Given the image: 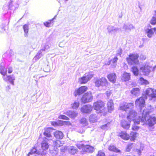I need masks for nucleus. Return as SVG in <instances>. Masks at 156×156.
I'll return each instance as SVG.
<instances>
[{"label": "nucleus", "mask_w": 156, "mask_h": 156, "mask_svg": "<svg viewBox=\"0 0 156 156\" xmlns=\"http://www.w3.org/2000/svg\"><path fill=\"white\" fill-rule=\"evenodd\" d=\"M134 105L133 103L127 104L126 102H122L120 105V108L121 110L125 111L126 112H129L127 116V119L129 121L133 120L135 124L139 123L141 120L143 122L147 124L149 126H153L156 123V118L154 117H152L149 116V113L152 110L153 108L151 105L147 106V108L145 107L141 115L138 116L139 119H136V113L133 109Z\"/></svg>", "instance_id": "obj_1"}, {"label": "nucleus", "mask_w": 156, "mask_h": 156, "mask_svg": "<svg viewBox=\"0 0 156 156\" xmlns=\"http://www.w3.org/2000/svg\"><path fill=\"white\" fill-rule=\"evenodd\" d=\"M139 56L138 54L134 53L130 54L129 57L126 58V60L129 65H130L138 64L139 61L138 58Z\"/></svg>", "instance_id": "obj_2"}, {"label": "nucleus", "mask_w": 156, "mask_h": 156, "mask_svg": "<svg viewBox=\"0 0 156 156\" xmlns=\"http://www.w3.org/2000/svg\"><path fill=\"white\" fill-rule=\"evenodd\" d=\"M143 96L145 99H147V96L152 98L156 97V90H153L152 88H148L144 92Z\"/></svg>", "instance_id": "obj_3"}, {"label": "nucleus", "mask_w": 156, "mask_h": 156, "mask_svg": "<svg viewBox=\"0 0 156 156\" xmlns=\"http://www.w3.org/2000/svg\"><path fill=\"white\" fill-rule=\"evenodd\" d=\"M104 103L101 101H99L95 102L94 104V109L97 111V112L102 113L104 109Z\"/></svg>", "instance_id": "obj_4"}, {"label": "nucleus", "mask_w": 156, "mask_h": 156, "mask_svg": "<svg viewBox=\"0 0 156 156\" xmlns=\"http://www.w3.org/2000/svg\"><path fill=\"white\" fill-rule=\"evenodd\" d=\"M93 99V96L91 93L90 92L85 93L81 98V101L83 103H86L90 102Z\"/></svg>", "instance_id": "obj_5"}, {"label": "nucleus", "mask_w": 156, "mask_h": 156, "mask_svg": "<svg viewBox=\"0 0 156 156\" xmlns=\"http://www.w3.org/2000/svg\"><path fill=\"white\" fill-rule=\"evenodd\" d=\"M93 77V75L89 73H86L83 76L79 79V82L81 84H85L90 80Z\"/></svg>", "instance_id": "obj_6"}, {"label": "nucleus", "mask_w": 156, "mask_h": 156, "mask_svg": "<svg viewBox=\"0 0 156 156\" xmlns=\"http://www.w3.org/2000/svg\"><path fill=\"white\" fill-rule=\"evenodd\" d=\"M145 98L144 96L138 98L135 101V104L136 106H138L141 108L140 113L142 112V107H143L145 105Z\"/></svg>", "instance_id": "obj_7"}, {"label": "nucleus", "mask_w": 156, "mask_h": 156, "mask_svg": "<svg viewBox=\"0 0 156 156\" xmlns=\"http://www.w3.org/2000/svg\"><path fill=\"white\" fill-rule=\"evenodd\" d=\"M81 146H78V147L80 148H83V150L84 152L88 153H91L94 151V148L91 146L88 145H85L83 143H82L81 144Z\"/></svg>", "instance_id": "obj_8"}, {"label": "nucleus", "mask_w": 156, "mask_h": 156, "mask_svg": "<svg viewBox=\"0 0 156 156\" xmlns=\"http://www.w3.org/2000/svg\"><path fill=\"white\" fill-rule=\"evenodd\" d=\"M108 33L112 35H115L117 32L119 30V28L112 25H109L107 28Z\"/></svg>", "instance_id": "obj_9"}, {"label": "nucleus", "mask_w": 156, "mask_h": 156, "mask_svg": "<svg viewBox=\"0 0 156 156\" xmlns=\"http://www.w3.org/2000/svg\"><path fill=\"white\" fill-rule=\"evenodd\" d=\"M152 68L151 67L147 65L142 66L140 68V70L145 75H149Z\"/></svg>", "instance_id": "obj_10"}, {"label": "nucleus", "mask_w": 156, "mask_h": 156, "mask_svg": "<svg viewBox=\"0 0 156 156\" xmlns=\"http://www.w3.org/2000/svg\"><path fill=\"white\" fill-rule=\"evenodd\" d=\"M87 89V88L86 86H82L79 88L78 90L75 91L74 94L75 96L77 95H80L83 93Z\"/></svg>", "instance_id": "obj_11"}, {"label": "nucleus", "mask_w": 156, "mask_h": 156, "mask_svg": "<svg viewBox=\"0 0 156 156\" xmlns=\"http://www.w3.org/2000/svg\"><path fill=\"white\" fill-rule=\"evenodd\" d=\"M92 109L91 105H87L84 106L81 108V111L83 113H89L92 111Z\"/></svg>", "instance_id": "obj_12"}, {"label": "nucleus", "mask_w": 156, "mask_h": 156, "mask_svg": "<svg viewBox=\"0 0 156 156\" xmlns=\"http://www.w3.org/2000/svg\"><path fill=\"white\" fill-rule=\"evenodd\" d=\"M48 139L45 137L44 139L43 140L41 143V146L42 149L44 150H46L48 148L49 146L48 143Z\"/></svg>", "instance_id": "obj_13"}, {"label": "nucleus", "mask_w": 156, "mask_h": 156, "mask_svg": "<svg viewBox=\"0 0 156 156\" xmlns=\"http://www.w3.org/2000/svg\"><path fill=\"white\" fill-rule=\"evenodd\" d=\"M107 78L111 82L114 83L115 82L116 76V74L114 73H110L107 76Z\"/></svg>", "instance_id": "obj_14"}, {"label": "nucleus", "mask_w": 156, "mask_h": 156, "mask_svg": "<svg viewBox=\"0 0 156 156\" xmlns=\"http://www.w3.org/2000/svg\"><path fill=\"white\" fill-rule=\"evenodd\" d=\"M146 32L147 34L148 37L151 38L154 32L156 34V28H148L146 30Z\"/></svg>", "instance_id": "obj_15"}, {"label": "nucleus", "mask_w": 156, "mask_h": 156, "mask_svg": "<svg viewBox=\"0 0 156 156\" xmlns=\"http://www.w3.org/2000/svg\"><path fill=\"white\" fill-rule=\"evenodd\" d=\"M4 79L5 81L8 80L9 82L12 85H14V80H15V77L13 75L7 76L6 77L4 76Z\"/></svg>", "instance_id": "obj_16"}, {"label": "nucleus", "mask_w": 156, "mask_h": 156, "mask_svg": "<svg viewBox=\"0 0 156 156\" xmlns=\"http://www.w3.org/2000/svg\"><path fill=\"white\" fill-rule=\"evenodd\" d=\"M51 129L49 128L45 129L44 133V135L46 137L48 138V140H51L52 136L51 135Z\"/></svg>", "instance_id": "obj_17"}, {"label": "nucleus", "mask_w": 156, "mask_h": 156, "mask_svg": "<svg viewBox=\"0 0 156 156\" xmlns=\"http://www.w3.org/2000/svg\"><path fill=\"white\" fill-rule=\"evenodd\" d=\"M123 28L126 32H129L132 29L135 28V27L132 24L128 23L124 24Z\"/></svg>", "instance_id": "obj_18"}, {"label": "nucleus", "mask_w": 156, "mask_h": 156, "mask_svg": "<svg viewBox=\"0 0 156 156\" xmlns=\"http://www.w3.org/2000/svg\"><path fill=\"white\" fill-rule=\"evenodd\" d=\"M71 118H73L77 115V113L74 111H69L64 113Z\"/></svg>", "instance_id": "obj_19"}, {"label": "nucleus", "mask_w": 156, "mask_h": 156, "mask_svg": "<svg viewBox=\"0 0 156 156\" xmlns=\"http://www.w3.org/2000/svg\"><path fill=\"white\" fill-rule=\"evenodd\" d=\"M107 105L109 112H111L114 109V104L112 100H110L107 103Z\"/></svg>", "instance_id": "obj_20"}, {"label": "nucleus", "mask_w": 156, "mask_h": 156, "mask_svg": "<svg viewBox=\"0 0 156 156\" xmlns=\"http://www.w3.org/2000/svg\"><path fill=\"white\" fill-rule=\"evenodd\" d=\"M121 125L125 129H128L130 126V123L129 122L124 120L121 121Z\"/></svg>", "instance_id": "obj_21"}, {"label": "nucleus", "mask_w": 156, "mask_h": 156, "mask_svg": "<svg viewBox=\"0 0 156 156\" xmlns=\"http://www.w3.org/2000/svg\"><path fill=\"white\" fill-rule=\"evenodd\" d=\"M131 92L133 96H138L140 93V89L138 88H134L131 90Z\"/></svg>", "instance_id": "obj_22"}, {"label": "nucleus", "mask_w": 156, "mask_h": 156, "mask_svg": "<svg viewBox=\"0 0 156 156\" xmlns=\"http://www.w3.org/2000/svg\"><path fill=\"white\" fill-rule=\"evenodd\" d=\"M68 152L72 154L76 153L78 151L77 148L73 146H70L68 148Z\"/></svg>", "instance_id": "obj_23"}, {"label": "nucleus", "mask_w": 156, "mask_h": 156, "mask_svg": "<svg viewBox=\"0 0 156 156\" xmlns=\"http://www.w3.org/2000/svg\"><path fill=\"white\" fill-rule=\"evenodd\" d=\"M54 135L57 139H62L63 137V134L60 131H55L54 133Z\"/></svg>", "instance_id": "obj_24"}, {"label": "nucleus", "mask_w": 156, "mask_h": 156, "mask_svg": "<svg viewBox=\"0 0 156 156\" xmlns=\"http://www.w3.org/2000/svg\"><path fill=\"white\" fill-rule=\"evenodd\" d=\"M130 75L129 73L125 72L123 74L122 79L125 81H129L130 79Z\"/></svg>", "instance_id": "obj_25"}, {"label": "nucleus", "mask_w": 156, "mask_h": 156, "mask_svg": "<svg viewBox=\"0 0 156 156\" xmlns=\"http://www.w3.org/2000/svg\"><path fill=\"white\" fill-rule=\"evenodd\" d=\"M42 50H40L36 56L34 57L33 58L34 60H36L40 58L41 56L45 54V52L42 51Z\"/></svg>", "instance_id": "obj_26"}, {"label": "nucleus", "mask_w": 156, "mask_h": 156, "mask_svg": "<svg viewBox=\"0 0 156 156\" xmlns=\"http://www.w3.org/2000/svg\"><path fill=\"white\" fill-rule=\"evenodd\" d=\"M119 136L124 140H127L129 138V136L126 132H122L119 134Z\"/></svg>", "instance_id": "obj_27"}, {"label": "nucleus", "mask_w": 156, "mask_h": 156, "mask_svg": "<svg viewBox=\"0 0 156 156\" xmlns=\"http://www.w3.org/2000/svg\"><path fill=\"white\" fill-rule=\"evenodd\" d=\"M98 119L97 115L96 114H92L90 115L89 120L90 122H94L97 121Z\"/></svg>", "instance_id": "obj_28"}, {"label": "nucleus", "mask_w": 156, "mask_h": 156, "mask_svg": "<svg viewBox=\"0 0 156 156\" xmlns=\"http://www.w3.org/2000/svg\"><path fill=\"white\" fill-rule=\"evenodd\" d=\"M23 28L24 32V36L26 37L28 36V33L29 26L28 24H26L23 26Z\"/></svg>", "instance_id": "obj_29"}, {"label": "nucleus", "mask_w": 156, "mask_h": 156, "mask_svg": "<svg viewBox=\"0 0 156 156\" xmlns=\"http://www.w3.org/2000/svg\"><path fill=\"white\" fill-rule=\"evenodd\" d=\"M101 82V86L105 87V88H106L108 85V82L107 79L104 77H102L100 79Z\"/></svg>", "instance_id": "obj_30"}, {"label": "nucleus", "mask_w": 156, "mask_h": 156, "mask_svg": "<svg viewBox=\"0 0 156 156\" xmlns=\"http://www.w3.org/2000/svg\"><path fill=\"white\" fill-rule=\"evenodd\" d=\"M109 150L116 153H120V151L113 145H111L108 148Z\"/></svg>", "instance_id": "obj_31"}, {"label": "nucleus", "mask_w": 156, "mask_h": 156, "mask_svg": "<svg viewBox=\"0 0 156 156\" xmlns=\"http://www.w3.org/2000/svg\"><path fill=\"white\" fill-rule=\"evenodd\" d=\"M132 71L134 75L136 76H137L139 74V69L136 66H133L131 68Z\"/></svg>", "instance_id": "obj_32"}, {"label": "nucleus", "mask_w": 156, "mask_h": 156, "mask_svg": "<svg viewBox=\"0 0 156 156\" xmlns=\"http://www.w3.org/2000/svg\"><path fill=\"white\" fill-rule=\"evenodd\" d=\"M51 141L53 142L54 147H56V148H57V147H59L62 145V144L61 143V141L59 140H56L55 142H54L52 140Z\"/></svg>", "instance_id": "obj_33"}, {"label": "nucleus", "mask_w": 156, "mask_h": 156, "mask_svg": "<svg viewBox=\"0 0 156 156\" xmlns=\"http://www.w3.org/2000/svg\"><path fill=\"white\" fill-rule=\"evenodd\" d=\"M118 58L117 56L115 57L112 60H111V64L113 67H115L116 65V62L118 60Z\"/></svg>", "instance_id": "obj_34"}, {"label": "nucleus", "mask_w": 156, "mask_h": 156, "mask_svg": "<svg viewBox=\"0 0 156 156\" xmlns=\"http://www.w3.org/2000/svg\"><path fill=\"white\" fill-rule=\"evenodd\" d=\"M137 133H136L132 132L130 133V140H131L133 141L136 137H137Z\"/></svg>", "instance_id": "obj_35"}, {"label": "nucleus", "mask_w": 156, "mask_h": 156, "mask_svg": "<svg viewBox=\"0 0 156 156\" xmlns=\"http://www.w3.org/2000/svg\"><path fill=\"white\" fill-rule=\"evenodd\" d=\"M50 46L49 44L48 43H46L45 44L43 47H42V48L41 50H42V51L43 52H45V53L48 50Z\"/></svg>", "instance_id": "obj_36"}, {"label": "nucleus", "mask_w": 156, "mask_h": 156, "mask_svg": "<svg viewBox=\"0 0 156 156\" xmlns=\"http://www.w3.org/2000/svg\"><path fill=\"white\" fill-rule=\"evenodd\" d=\"M12 0H10V1L9 2V5H4L3 7V9L4 10H7V9H11V7L12 6Z\"/></svg>", "instance_id": "obj_37"}, {"label": "nucleus", "mask_w": 156, "mask_h": 156, "mask_svg": "<svg viewBox=\"0 0 156 156\" xmlns=\"http://www.w3.org/2000/svg\"><path fill=\"white\" fill-rule=\"evenodd\" d=\"M81 123L83 126H86L88 125L87 120L85 118H83L80 121Z\"/></svg>", "instance_id": "obj_38"}, {"label": "nucleus", "mask_w": 156, "mask_h": 156, "mask_svg": "<svg viewBox=\"0 0 156 156\" xmlns=\"http://www.w3.org/2000/svg\"><path fill=\"white\" fill-rule=\"evenodd\" d=\"M79 105V103L77 101H76L74 102L72 105V106L73 108V109H76L77 108Z\"/></svg>", "instance_id": "obj_39"}, {"label": "nucleus", "mask_w": 156, "mask_h": 156, "mask_svg": "<svg viewBox=\"0 0 156 156\" xmlns=\"http://www.w3.org/2000/svg\"><path fill=\"white\" fill-rule=\"evenodd\" d=\"M140 80L142 84L147 85L149 84V82L142 77H141L140 79Z\"/></svg>", "instance_id": "obj_40"}, {"label": "nucleus", "mask_w": 156, "mask_h": 156, "mask_svg": "<svg viewBox=\"0 0 156 156\" xmlns=\"http://www.w3.org/2000/svg\"><path fill=\"white\" fill-rule=\"evenodd\" d=\"M35 153L38 154V151H37L35 148L34 147L31 150L30 152L29 153V154H31Z\"/></svg>", "instance_id": "obj_41"}, {"label": "nucleus", "mask_w": 156, "mask_h": 156, "mask_svg": "<svg viewBox=\"0 0 156 156\" xmlns=\"http://www.w3.org/2000/svg\"><path fill=\"white\" fill-rule=\"evenodd\" d=\"M140 122H142V121H141V120H140L139 121V122H138L139 123H138V124L136 123V124H135V123H134V124L133 125L132 127V129L133 130H134V131H137L138 129H139V127L137 126H136L135 125H136V124H139V123Z\"/></svg>", "instance_id": "obj_42"}, {"label": "nucleus", "mask_w": 156, "mask_h": 156, "mask_svg": "<svg viewBox=\"0 0 156 156\" xmlns=\"http://www.w3.org/2000/svg\"><path fill=\"white\" fill-rule=\"evenodd\" d=\"M56 16V15H55L52 20H50V22H47L45 23H44V25L46 27H49V25H50V23H51V22L52 21H53L55 19Z\"/></svg>", "instance_id": "obj_43"}, {"label": "nucleus", "mask_w": 156, "mask_h": 156, "mask_svg": "<svg viewBox=\"0 0 156 156\" xmlns=\"http://www.w3.org/2000/svg\"><path fill=\"white\" fill-rule=\"evenodd\" d=\"M58 118L60 119L68 120H69V118L67 117L64 115H60L59 117Z\"/></svg>", "instance_id": "obj_44"}, {"label": "nucleus", "mask_w": 156, "mask_h": 156, "mask_svg": "<svg viewBox=\"0 0 156 156\" xmlns=\"http://www.w3.org/2000/svg\"><path fill=\"white\" fill-rule=\"evenodd\" d=\"M143 146H141L140 149H136V151L137 152L138 154L139 155H141V153L142 151L143 150Z\"/></svg>", "instance_id": "obj_45"}, {"label": "nucleus", "mask_w": 156, "mask_h": 156, "mask_svg": "<svg viewBox=\"0 0 156 156\" xmlns=\"http://www.w3.org/2000/svg\"><path fill=\"white\" fill-rule=\"evenodd\" d=\"M100 79L97 80L95 82V84L96 86L97 87H99L101 86V82Z\"/></svg>", "instance_id": "obj_46"}, {"label": "nucleus", "mask_w": 156, "mask_h": 156, "mask_svg": "<svg viewBox=\"0 0 156 156\" xmlns=\"http://www.w3.org/2000/svg\"><path fill=\"white\" fill-rule=\"evenodd\" d=\"M0 73L4 75L5 76L6 74L7 70L5 68H1Z\"/></svg>", "instance_id": "obj_47"}, {"label": "nucleus", "mask_w": 156, "mask_h": 156, "mask_svg": "<svg viewBox=\"0 0 156 156\" xmlns=\"http://www.w3.org/2000/svg\"><path fill=\"white\" fill-rule=\"evenodd\" d=\"M132 147V144H128L126 148V151H127L129 152L130 151V149Z\"/></svg>", "instance_id": "obj_48"}, {"label": "nucleus", "mask_w": 156, "mask_h": 156, "mask_svg": "<svg viewBox=\"0 0 156 156\" xmlns=\"http://www.w3.org/2000/svg\"><path fill=\"white\" fill-rule=\"evenodd\" d=\"M97 156H105V153L101 151L98 152Z\"/></svg>", "instance_id": "obj_49"}, {"label": "nucleus", "mask_w": 156, "mask_h": 156, "mask_svg": "<svg viewBox=\"0 0 156 156\" xmlns=\"http://www.w3.org/2000/svg\"><path fill=\"white\" fill-rule=\"evenodd\" d=\"M108 125V124H107L102 125L101 126V128L103 129H107V126Z\"/></svg>", "instance_id": "obj_50"}, {"label": "nucleus", "mask_w": 156, "mask_h": 156, "mask_svg": "<svg viewBox=\"0 0 156 156\" xmlns=\"http://www.w3.org/2000/svg\"><path fill=\"white\" fill-rule=\"evenodd\" d=\"M140 58L141 60H144L146 59V57L143 55H141L140 56Z\"/></svg>", "instance_id": "obj_51"}, {"label": "nucleus", "mask_w": 156, "mask_h": 156, "mask_svg": "<svg viewBox=\"0 0 156 156\" xmlns=\"http://www.w3.org/2000/svg\"><path fill=\"white\" fill-rule=\"evenodd\" d=\"M51 124L52 125H53L54 126H56L58 125V123L56 122H51Z\"/></svg>", "instance_id": "obj_52"}, {"label": "nucleus", "mask_w": 156, "mask_h": 156, "mask_svg": "<svg viewBox=\"0 0 156 156\" xmlns=\"http://www.w3.org/2000/svg\"><path fill=\"white\" fill-rule=\"evenodd\" d=\"M12 67H9L8 68V73H12Z\"/></svg>", "instance_id": "obj_53"}, {"label": "nucleus", "mask_w": 156, "mask_h": 156, "mask_svg": "<svg viewBox=\"0 0 156 156\" xmlns=\"http://www.w3.org/2000/svg\"><path fill=\"white\" fill-rule=\"evenodd\" d=\"M62 123H65L66 125H71V123L69 122H66V121H61Z\"/></svg>", "instance_id": "obj_54"}, {"label": "nucleus", "mask_w": 156, "mask_h": 156, "mask_svg": "<svg viewBox=\"0 0 156 156\" xmlns=\"http://www.w3.org/2000/svg\"><path fill=\"white\" fill-rule=\"evenodd\" d=\"M121 54V50L119 49L118 50V52L117 53V55H120Z\"/></svg>", "instance_id": "obj_55"}, {"label": "nucleus", "mask_w": 156, "mask_h": 156, "mask_svg": "<svg viewBox=\"0 0 156 156\" xmlns=\"http://www.w3.org/2000/svg\"><path fill=\"white\" fill-rule=\"evenodd\" d=\"M106 94L107 97H109L110 95V91H107L106 92Z\"/></svg>", "instance_id": "obj_56"}, {"label": "nucleus", "mask_w": 156, "mask_h": 156, "mask_svg": "<svg viewBox=\"0 0 156 156\" xmlns=\"http://www.w3.org/2000/svg\"><path fill=\"white\" fill-rule=\"evenodd\" d=\"M111 62L110 60H109V61L107 63V65H109L110 64H111Z\"/></svg>", "instance_id": "obj_57"}, {"label": "nucleus", "mask_w": 156, "mask_h": 156, "mask_svg": "<svg viewBox=\"0 0 156 156\" xmlns=\"http://www.w3.org/2000/svg\"><path fill=\"white\" fill-rule=\"evenodd\" d=\"M55 152L54 154H53V155H54V154L56 155L58 153V151L56 150H55Z\"/></svg>", "instance_id": "obj_58"}, {"label": "nucleus", "mask_w": 156, "mask_h": 156, "mask_svg": "<svg viewBox=\"0 0 156 156\" xmlns=\"http://www.w3.org/2000/svg\"><path fill=\"white\" fill-rule=\"evenodd\" d=\"M51 151V153H53V151Z\"/></svg>", "instance_id": "obj_59"}, {"label": "nucleus", "mask_w": 156, "mask_h": 156, "mask_svg": "<svg viewBox=\"0 0 156 156\" xmlns=\"http://www.w3.org/2000/svg\"><path fill=\"white\" fill-rule=\"evenodd\" d=\"M8 87L9 89H10V86H8Z\"/></svg>", "instance_id": "obj_60"}, {"label": "nucleus", "mask_w": 156, "mask_h": 156, "mask_svg": "<svg viewBox=\"0 0 156 156\" xmlns=\"http://www.w3.org/2000/svg\"><path fill=\"white\" fill-rule=\"evenodd\" d=\"M119 16L121 18L122 17V16Z\"/></svg>", "instance_id": "obj_61"}, {"label": "nucleus", "mask_w": 156, "mask_h": 156, "mask_svg": "<svg viewBox=\"0 0 156 156\" xmlns=\"http://www.w3.org/2000/svg\"><path fill=\"white\" fill-rule=\"evenodd\" d=\"M110 156H115L114 155H110Z\"/></svg>", "instance_id": "obj_62"}, {"label": "nucleus", "mask_w": 156, "mask_h": 156, "mask_svg": "<svg viewBox=\"0 0 156 156\" xmlns=\"http://www.w3.org/2000/svg\"><path fill=\"white\" fill-rule=\"evenodd\" d=\"M68 0H65V1L66 2V1H68Z\"/></svg>", "instance_id": "obj_63"}, {"label": "nucleus", "mask_w": 156, "mask_h": 156, "mask_svg": "<svg viewBox=\"0 0 156 156\" xmlns=\"http://www.w3.org/2000/svg\"><path fill=\"white\" fill-rule=\"evenodd\" d=\"M58 2H59V3H60V1H58Z\"/></svg>", "instance_id": "obj_64"}]
</instances>
